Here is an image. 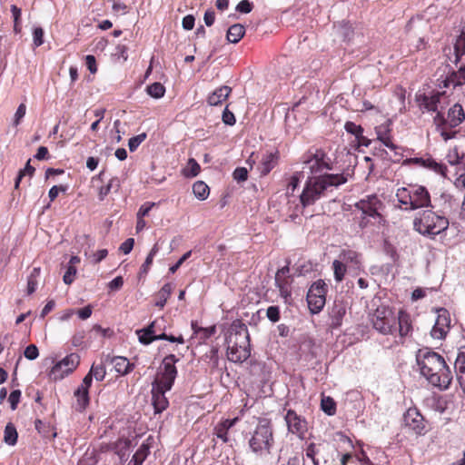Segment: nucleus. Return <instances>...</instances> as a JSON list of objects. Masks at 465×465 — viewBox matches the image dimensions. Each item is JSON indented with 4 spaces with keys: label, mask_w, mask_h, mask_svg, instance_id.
<instances>
[{
    "label": "nucleus",
    "mask_w": 465,
    "mask_h": 465,
    "mask_svg": "<svg viewBox=\"0 0 465 465\" xmlns=\"http://www.w3.org/2000/svg\"><path fill=\"white\" fill-rule=\"evenodd\" d=\"M305 168L309 169L312 174H319L311 177L305 184V187L300 196L301 203L303 207L313 204L323 195L325 191L331 187H338L347 182V176L343 173H322L324 171L331 170L333 162L322 148H317L314 153H312L304 161Z\"/></svg>",
    "instance_id": "1"
},
{
    "label": "nucleus",
    "mask_w": 465,
    "mask_h": 465,
    "mask_svg": "<svg viewBox=\"0 0 465 465\" xmlns=\"http://www.w3.org/2000/svg\"><path fill=\"white\" fill-rule=\"evenodd\" d=\"M370 321L372 327L380 333L393 335L398 331L401 343H403L405 338L412 333L411 315L404 310H400L396 317L392 308L381 305L371 314Z\"/></svg>",
    "instance_id": "2"
},
{
    "label": "nucleus",
    "mask_w": 465,
    "mask_h": 465,
    "mask_svg": "<svg viewBox=\"0 0 465 465\" xmlns=\"http://www.w3.org/2000/svg\"><path fill=\"white\" fill-rule=\"evenodd\" d=\"M417 362L422 376L433 386L447 390L452 381V373L444 358L431 351L420 350Z\"/></svg>",
    "instance_id": "3"
},
{
    "label": "nucleus",
    "mask_w": 465,
    "mask_h": 465,
    "mask_svg": "<svg viewBox=\"0 0 465 465\" xmlns=\"http://www.w3.org/2000/svg\"><path fill=\"white\" fill-rule=\"evenodd\" d=\"M227 358L230 361L242 363L251 356L250 335L248 328L242 320H235L232 322L228 336Z\"/></svg>",
    "instance_id": "4"
},
{
    "label": "nucleus",
    "mask_w": 465,
    "mask_h": 465,
    "mask_svg": "<svg viewBox=\"0 0 465 465\" xmlns=\"http://www.w3.org/2000/svg\"><path fill=\"white\" fill-rule=\"evenodd\" d=\"M248 446L257 458H266L272 454L274 446V432L271 421L261 419L255 428L247 435Z\"/></svg>",
    "instance_id": "5"
},
{
    "label": "nucleus",
    "mask_w": 465,
    "mask_h": 465,
    "mask_svg": "<svg viewBox=\"0 0 465 465\" xmlns=\"http://www.w3.org/2000/svg\"><path fill=\"white\" fill-rule=\"evenodd\" d=\"M355 208L361 212L359 226L361 229L372 224H383L385 219L381 214L384 204L376 194L367 195L355 203Z\"/></svg>",
    "instance_id": "6"
},
{
    "label": "nucleus",
    "mask_w": 465,
    "mask_h": 465,
    "mask_svg": "<svg viewBox=\"0 0 465 465\" xmlns=\"http://www.w3.org/2000/svg\"><path fill=\"white\" fill-rule=\"evenodd\" d=\"M400 207L405 211L416 210L430 206V195L422 185H409L401 187L396 192Z\"/></svg>",
    "instance_id": "7"
},
{
    "label": "nucleus",
    "mask_w": 465,
    "mask_h": 465,
    "mask_svg": "<svg viewBox=\"0 0 465 465\" xmlns=\"http://www.w3.org/2000/svg\"><path fill=\"white\" fill-rule=\"evenodd\" d=\"M449 220L431 210L423 211L413 221L414 229L422 235L434 237L449 227Z\"/></svg>",
    "instance_id": "8"
},
{
    "label": "nucleus",
    "mask_w": 465,
    "mask_h": 465,
    "mask_svg": "<svg viewBox=\"0 0 465 465\" xmlns=\"http://www.w3.org/2000/svg\"><path fill=\"white\" fill-rule=\"evenodd\" d=\"M178 361L179 359L174 354L165 356L158 368L152 385L163 388V390H171L177 377L178 371L175 363Z\"/></svg>",
    "instance_id": "9"
},
{
    "label": "nucleus",
    "mask_w": 465,
    "mask_h": 465,
    "mask_svg": "<svg viewBox=\"0 0 465 465\" xmlns=\"http://www.w3.org/2000/svg\"><path fill=\"white\" fill-rule=\"evenodd\" d=\"M464 119L465 113L462 106L460 104H455L449 109L446 118L438 112L435 117V122L442 124L443 126L440 134L444 140L447 141L456 134L455 132H448L447 128H454L458 126L464 121Z\"/></svg>",
    "instance_id": "10"
},
{
    "label": "nucleus",
    "mask_w": 465,
    "mask_h": 465,
    "mask_svg": "<svg viewBox=\"0 0 465 465\" xmlns=\"http://www.w3.org/2000/svg\"><path fill=\"white\" fill-rule=\"evenodd\" d=\"M327 285L322 280L314 282L307 293V302L312 313H319L326 302Z\"/></svg>",
    "instance_id": "11"
},
{
    "label": "nucleus",
    "mask_w": 465,
    "mask_h": 465,
    "mask_svg": "<svg viewBox=\"0 0 465 465\" xmlns=\"http://www.w3.org/2000/svg\"><path fill=\"white\" fill-rule=\"evenodd\" d=\"M79 363V355L71 353L54 364L49 372V378L55 381L63 380L65 376L71 374L77 368Z\"/></svg>",
    "instance_id": "12"
},
{
    "label": "nucleus",
    "mask_w": 465,
    "mask_h": 465,
    "mask_svg": "<svg viewBox=\"0 0 465 465\" xmlns=\"http://www.w3.org/2000/svg\"><path fill=\"white\" fill-rule=\"evenodd\" d=\"M403 421L405 426L417 435H424L428 431L426 420L415 407L409 408L406 411L403 415Z\"/></svg>",
    "instance_id": "13"
},
{
    "label": "nucleus",
    "mask_w": 465,
    "mask_h": 465,
    "mask_svg": "<svg viewBox=\"0 0 465 465\" xmlns=\"http://www.w3.org/2000/svg\"><path fill=\"white\" fill-rule=\"evenodd\" d=\"M284 419L288 427V430L291 433L296 434L300 438L304 437L308 430V423L303 417L298 415L297 412L293 410H288Z\"/></svg>",
    "instance_id": "14"
},
{
    "label": "nucleus",
    "mask_w": 465,
    "mask_h": 465,
    "mask_svg": "<svg viewBox=\"0 0 465 465\" xmlns=\"http://www.w3.org/2000/svg\"><path fill=\"white\" fill-rule=\"evenodd\" d=\"M450 326V318L449 312L446 309H440L438 311V317L435 324L431 329L430 334L432 338L441 340L444 339L448 330Z\"/></svg>",
    "instance_id": "15"
},
{
    "label": "nucleus",
    "mask_w": 465,
    "mask_h": 465,
    "mask_svg": "<svg viewBox=\"0 0 465 465\" xmlns=\"http://www.w3.org/2000/svg\"><path fill=\"white\" fill-rule=\"evenodd\" d=\"M293 278L290 275L289 266H283L279 269L275 274V283L279 288L280 294L283 298H288L292 294V283Z\"/></svg>",
    "instance_id": "16"
},
{
    "label": "nucleus",
    "mask_w": 465,
    "mask_h": 465,
    "mask_svg": "<svg viewBox=\"0 0 465 465\" xmlns=\"http://www.w3.org/2000/svg\"><path fill=\"white\" fill-rule=\"evenodd\" d=\"M166 329L165 320L163 317L156 318L146 328L137 330L136 334L138 335L139 341L142 343L143 339L152 338L164 332Z\"/></svg>",
    "instance_id": "17"
},
{
    "label": "nucleus",
    "mask_w": 465,
    "mask_h": 465,
    "mask_svg": "<svg viewBox=\"0 0 465 465\" xmlns=\"http://www.w3.org/2000/svg\"><path fill=\"white\" fill-rule=\"evenodd\" d=\"M170 390H163V388L152 385V404L154 409V413H161L169 407V401L165 393Z\"/></svg>",
    "instance_id": "18"
},
{
    "label": "nucleus",
    "mask_w": 465,
    "mask_h": 465,
    "mask_svg": "<svg viewBox=\"0 0 465 465\" xmlns=\"http://www.w3.org/2000/svg\"><path fill=\"white\" fill-rule=\"evenodd\" d=\"M346 314V304L342 301L335 300L331 306L329 316L331 319L330 327L331 329L339 328L342 323V319Z\"/></svg>",
    "instance_id": "19"
},
{
    "label": "nucleus",
    "mask_w": 465,
    "mask_h": 465,
    "mask_svg": "<svg viewBox=\"0 0 465 465\" xmlns=\"http://www.w3.org/2000/svg\"><path fill=\"white\" fill-rule=\"evenodd\" d=\"M239 421V418L225 419L218 422L213 428V434L223 443L229 442L228 432Z\"/></svg>",
    "instance_id": "20"
},
{
    "label": "nucleus",
    "mask_w": 465,
    "mask_h": 465,
    "mask_svg": "<svg viewBox=\"0 0 465 465\" xmlns=\"http://www.w3.org/2000/svg\"><path fill=\"white\" fill-rule=\"evenodd\" d=\"M278 162L279 152L277 150L264 154L258 166L261 176L267 175L278 164Z\"/></svg>",
    "instance_id": "21"
},
{
    "label": "nucleus",
    "mask_w": 465,
    "mask_h": 465,
    "mask_svg": "<svg viewBox=\"0 0 465 465\" xmlns=\"http://www.w3.org/2000/svg\"><path fill=\"white\" fill-rule=\"evenodd\" d=\"M340 260L346 265L354 270H361V254L353 250H342L339 255Z\"/></svg>",
    "instance_id": "22"
},
{
    "label": "nucleus",
    "mask_w": 465,
    "mask_h": 465,
    "mask_svg": "<svg viewBox=\"0 0 465 465\" xmlns=\"http://www.w3.org/2000/svg\"><path fill=\"white\" fill-rule=\"evenodd\" d=\"M411 163L419 164L425 168L433 170L438 173H443V171L446 170V167L437 163L432 157L426 155L424 157H413L408 160Z\"/></svg>",
    "instance_id": "23"
},
{
    "label": "nucleus",
    "mask_w": 465,
    "mask_h": 465,
    "mask_svg": "<svg viewBox=\"0 0 465 465\" xmlns=\"http://www.w3.org/2000/svg\"><path fill=\"white\" fill-rule=\"evenodd\" d=\"M391 122L388 119L383 124L375 127L377 140L383 145H394L391 134Z\"/></svg>",
    "instance_id": "24"
},
{
    "label": "nucleus",
    "mask_w": 465,
    "mask_h": 465,
    "mask_svg": "<svg viewBox=\"0 0 465 465\" xmlns=\"http://www.w3.org/2000/svg\"><path fill=\"white\" fill-rule=\"evenodd\" d=\"M465 84V68L460 67L458 71H453L447 75L443 81L444 87L456 88Z\"/></svg>",
    "instance_id": "25"
},
{
    "label": "nucleus",
    "mask_w": 465,
    "mask_h": 465,
    "mask_svg": "<svg viewBox=\"0 0 465 465\" xmlns=\"http://www.w3.org/2000/svg\"><path fill=\"white\" fill-rule=\"evenodd\" d=\"M193 336H195L200 343H204L210 337L215 334L216 326L213 325L207 328L200 327L197 322L193 321L191 323Z\"/></svg>",
    "instance_id": "26"
},
{
    "label": "nucleus",
    "mask_w": 465,
    "mask_h": 465,
    "mask_svg": "<svg viewBox=\"0 0 465 465\" xmlns=\"http://www.w3.org/2000/svg\"><path fill=\"white\" fill-rule=\"evenodd\" d=\"M231 92H232V89L229 86H227V85L221 86V87L217 88L216 90H214L208 96L207 102L210 105H213V106L219 105L228 98Z\"/></svg>",
    "instance_id": "27"
},
{
    "label": "nucleus",
    "mask_w": 465,
    "mask_h": 465,
    "mask_svg": "<svg viewBox=\"0 0 465 465\" xmlns=\"http://www.w3.org/2000/svg\"><path fill=\"white\" fill-rule=\"evenodd\" d=\"M390 152L386 151L383 147H374V151L372 153V157L365 156V160L367 162H378V161H391L395 162L396 160L392 158L391 153L394 152L398 147H388Z\"/></svg>",
    "instance_id": "28"
},
{
    "label": "nucleus",
    "mask_w": 465,
    "mask_h": 465,
    "mask_svg": "<svg viewBox=\"0 0 465 465\" xmlns=\"http://www.w3.org/2000/svg\"><path fill=\"white\" fill-rule=\"evenodd\" d=\"M344 129L347 133L355 136L357 140V145H369L370 140L366 139L362 135L363 129L361 125H358L353 122H346Z\"/></svg>",
    "instance_id": "29"
},
{
    "label": "nucleus",
    "mask_w": 465,
    "mask_h": 465,
    "mask_svg": "<svg viewBox=\"0 0 465 465\" xmlns=\"http://www.w3.org/2000/svg\"><path fill=\"white\" fill-rule=\"evenodd\" d=\"M111 361L114 365L115 371L121 375L128 374L134 368V364L130 363L128 359L125 357L115 356L112 359Z\"/></svg>",
    "instance_id": "30"
},
{
    "label": "nucleus",
    "mask_w": 465,
    "mask_h": 465,
    "mask_svg": "<svg viewBox=\"0 0 465 465\" xmlns=\"http://www.w3.org/2000/svg\"><path fill=\"white\" fill-rule=\"evenodd\" d=\"M457 380L465 392V352H459L454 363Z\"/></svg>",
    "instance_id": "31"
},
{
    "label": "nucleus",
    "mask_w": 465,
    "mask_h": 465,
    "mask_svg": "<svg viewBox=\"0 0 465 465\" xmlns=\"http://www.w3.org/2000/svg\"><path fill=\"white\" fill-rule=\"evenodd\" d=\"M173 289V287L172 283H165L155 294V306L163 309L165 306L167 300L171 296Z\"/></svg>",
    "instance_id": "32"
},
{
    "label": "nucleus",
    "mask_w": 465,
    "mask_h": 465,
    "mask_svg": "<svg viewBox=\"0 0 465 465\" xmlns=\"http://www.w3.org/2000/svg\"><path fill=\"white\" fill-rule=\"evenodd\" d=\"M121 187L120 180L117 177L111 178L107 184L103 185L99 188L98 198L100 201H104V198L112 192H118Z\"/></svg>",
    "instance_id": "33"
},
{
    "label": "nucleus",
    "mask_w": 465,
    "mask_h": 465,
    "mask_svg": "<svg viewBox=\"0 0 465 465\" xmlns=\"http://www.w3.org/2000/svg\"><path fill=\"white\" fill-rule=\"evenodd\" d=\"M245 35V27L241 24H234L229 27L226 38L232 44H237Z\"/></svg>",
    "instance_id": "34"
},
{
    "label": "nucleus",
    "mask_w": 465,
    "mask_h": 465,
    "mask_svg": "<svg viewBox=\"0 0 465 465\" xmlns=\"http://www.w3.org/2000/svg\"><path fill=\"white\" fill-rule=\"evenodd\" d=\"M150 439L141 444L132 458V461L136 462L137 465H142L150 454L151 444L148 442Z\"/></svg>",
    "instance_id": "35"
},
{
    "label": "nucleus",
    "mask_w": 465,
    "mask_h": 465,
    "mask_svg": "<svg viewBox=\"0 0 465 465\" xmlns=\"http://www.w3.org/2000/svg\"><path fill=\"white\" fill-rule=\"evenodd\" d=\"M74 394L79 410L84 411L90 403L89 390L79 386Z\"/></svg>",
    "instance_id": "36"
},
{
    "label": "nucleus",
    "mask_w": 465,
    "mask_h": 465,
    "mask_svg": "<svg viewBox=\"0 0 465 465\" xmlns=\"http://www.w3.org/2000/svg\"><path fill=\"white\" fill-rule=\"evenodd\" d=\"M444 97L443 94L438 92L430 96H424L422 105L428 111L438 112L439 104L440 103V99Z\"/></svg>",
    "instance_id": "37"
},
{
    "label": "nucleus",
    "mask_w": 465,
    "mask_h": 465,
    "mask_svg": "<svg viewBox=\"0 0 465 465\" xmlns=\"http://www.w3.org/2000/svg\"><path fill=\"white\" fill-rule=\"evenodd\" d=\"M131 446V440L127 438H120L112 444L111 450L120 458L125 456L126 451Z\"/></svg>",
    "instance_id": "38"
},
{
    "label": "nucleus",
    "mask_w": 465,
    "mask_h": 465,
    "mask_svg": "<svg viewBox=\"0 0 465 465\" xmlns=\"http://www.w3.org/2000/svg\"><path fill=\"white\" fill-rule=\"evenodd\" d=\"M158 340H165V341H168L171 342H177L180 344L184 343V339L182 335L176 337L173 335H168L165 332H161V334H158L157 336H154L152 338H148L146 340L143 339V341H142V343L144 345H148V344L152 343L153 341H158Z\"/></svg>",
    "instance_id": "39"
},
{
    "label": "nucleus",
    "mask_w": 465,
    "mask_h": 465,
    "mask_svg": "<svg viewBox=\"0 0 465 465\" xmlns=\"http://www.w3.org/2000/svg\"><path fill=\"white\" fill-rule=\"evenodd\" d=\"M193 193L196 198L203 201L208 198L210 188L204 182L197 181L193 184Z\"/></svg>",
    "instance_id": "40"
},
{
    "label": "nucleus",
    "mask_w": 465,
    "mask_h": 465,
    "mask_svg": "<svg viewBox=\"0 0 465 465\" xmlns=\"http://www.w3.org/2000/svg\"><path fill=\"white\" fill-rule=\"evenodd\" d=\"M17 431L15 425L11 422L7 423L4 431V440L6 444L14 446L17 442Z\"/></svg>",
    "instance_id": "41"
},
{
    "label": "nucleus",
    "mask_w": 465,
    "mask_h": 465,
    "mask_svg": "<svg viewBox=\"0 0 465 465\" xmlns=\"http://www.w3.org/2000/svg\"><path fill=\"white\" fill-rule=\"evenodd\" d=\"M201 171L200 164L193 158H190L183 169V174L187 178L195 177Z\"/></svg>",
    "instance_id": "42"
},
{
    "label": "nucleus",
    "mask_w": 465,
    "mask_h": 465,
    "mask_svg": "<svg viewBox=\"0 0 465 465\" xmlns=\"http://www.w3.org/2000/svg\"><path fill=\"white\" fill-rule=\"evenodd\" d=\"M455 63L457 64L465 54V34L461 33L454 44Z\"/></svg>",
    "instance_id": "43"
},
{
    "label": "nucleus",
    "mask_w": 465,
    "mask_h": 465,
    "mask_svg": "<svg viewBox=\"0 0 465 465\" xmlns=\"http://www.w3.org/2000/svg\"><path fill=\"white\" fill-rule=\"evenodd\" d=\"M332 269L335 281L338 282H342L347 272V266L341 260H334Z\"/></svg>",
    "instance_id": "44"
},
{
    "label": "nucleus",
    "mask_w": 465,
    "mask_h": 465,
    "mask_svg": "<svg viewBox=\"0 0 465 465\" xmlns=\"http://www.w3.org/2000/svg\"><path fill=\"white\" fill-rule=\"evenodd\" d=\"M147 94L156 99H159L164 95L165 88L161 83H153L147 86Z\"/></svg>",
    "instance_id": "45"
},
{
    "label": "nucleus",
    "mask_w": 465,
    "mask_h": 465,
    "mask_svg": "<svg viewBox=\"0 0 465 465\" xmlns=\"http://www.w3.org/2000/svg\"><path fill=\"white\" fill-rule=\"evenodd\" d=\"M321 408L327 415H334L336 412V403L331 397H322Z\"/></svg>",
    "instance_id": "46"
},
{
    "label": "nucleus",
    "mask_w": 465,
    "mask_h": 465,
    "mask_svg": "<svg viewBox=\"0 0 465 465\" xmlns=\"http://www.w3.org/2000/svg\"><path fill=\"white\" fill-rule=\"evenodd\" d=\"M11 13L13 15V18H14V32L15 34H20L21 33V15H22V12H21V9L19 7H17L16 5H11Z\"/></svg>",
    "instance_id": "47"
},
{
    "label": "nucleus",
    "mask_w": 465,
    "mask_h": 465,
    "mask_svg": "<svg viewBox=\"0 0 465 465\" xmlns=\"http://www.w3.org/2000/svg\"><path fill=\"white\" fill-rule=\"evenodd\" d=\"M89 372L98 381H102L104 379L105 374H106L105 367L103 363H100V364L94 363L92 365Z\"/></svg>",
    "instance_id": "48"
},
{
    "label": "nucleus",
    "mask_w": 465,
    "mask_h": 465,
    "mask_svg": "<svg viewBox=\"0 0 465 465\" xmlns=\"http://www.w3.org/2000/svg\"><path fill=\"white\" fill-rule=\"evenodd\" d=\"M318 453L319 449L315 443L312 442L306 447L305 455L308 459L311 460V463L309 465H319V460L316 459V455Z\"/></svg>",
    "instance_id": "49"
},
{
    "label": "nucleus",
    "mask_w": 465,
    "mask_h": 465,
    "mask_svg": "<svg viewBox=\"0 0 465 465\" xmlns=\"http://www.w3.org/2000/svg\"><path fill=\"white\" fill-rule=\"evenodd\" d=\"M40 270L37 268H35L33 272H31L30 276L27 280V294H32L35 292L37 287V276L39 275Z\"/></svg>",
    "instance_id": "50"
},
{
    "label": "nucleus",
    "mask_w": 465,
    "mask_h": 465,
    "mask_svg": "<svg viewBox=\"0 0 465 465\" xmlns=\"http://www.w3.org/2000/svg\"><path fill=\"white\" fill-rule=\"evenodd\" d=\"M34 172H35V168L33 166H31L30 160H28L25 167L23 170L19 171V173L16 177L15 183V189H17L19 187L20 182L25 174L33 175Z\"/></svg>",
    "instance_id": "51"
},
{
    "label": "nucleus",
    "mask_w": 465,
    "mask_h": 465,
    "mask_svg": "<svg viewBox=\"0 0 465 465\" xmlns=\"http://www.w3.org/2000/svg\"><path fill=\"white\" fill-rule=\"evenodd\" d=\"M232 177L238 183L245 182L248 178V171L245 167H237L232 173Z\"/></svg>",
    "instance_id": "52"
},
{
    "label": "nucleus",
    "mask_w": 465,
    "mask_h": 465,
    "mask_svg": "<svg viewBox=\"0 0 465 465\" xmlns=\"http://www.w3.org/2000/svg\"><path fill=\"white\" fill-rule=\"evenodd\" d=\"M33 43L35 47L44 44V30L42 27H35L33 31Z\"/></svg>",
    "instance_id": "53"
},
{
    "label": "nucleus",
    "mask_w": 465,
    "mask_h": 465,
    "mask_svg": "<svg viewBox=\"0 0 465 465\" xmlns=\"http://www.w3.org/2000/svg\"><path fill=\"white\" fill-rule=\"evenodd\" d=\"M76 272H77L76 267L68 265L66 272L63 277L64 282L67 285H70L74 281Z\"/></svg>",
    "instance_id": "54"
},
{
    "label": "nucleus",
    "mask_w": 465,
    "mask_h": 465,
    "mask_svg": "<svg viewBox=\"0 0 465 465\" xmlns=\"http://www.w3.org/2000/svg\"><path fill=\"white\" fill-rule=\"evenodd\" d=\"M20 398H21V391L20 390H15L10 393L8 401H9L10 407L13 411L17 409L18 403L20 402Z\"/></svg>",
    "instance_id": "55"
},
{
    "label": "nucleus",
    "mask_w": 465,
    "mask_h": 465,
    "mask_svg": "<svg viewBox=\"0 0 465 465\" xmlns=\"http://www.w3.org/2000/svg\"><path fill=\"white\" fill-rule=\"evenodd\" d=\"M266 316L271 322H277L280 320L279 307L274 305L268 307Z\"/></svg>",
    "instance_id": "56"
},
{
    "label": "nucleus",
    "mask_w": 465,
    "mask_h": 465,
    "mask_svg": "<svg viewBox=\"0 0 465 465\" xmlns=\"http://www.w3.org/2000/svg\"><path fill=\"white\" fill-rule=\"evenodd\" d=\"M24 354L26 359L33 361L38 357L39 351L35 344H30L25 348Z\"/></svg>",
    "instance_id": "57"
},
{
    "label": "nucleus",
    "mask_w": 465,
    "mask_h": 465,
    "mask_svg": "<svg viewBox=\"0 0 465 465\" xmlns=\"http://www.w3.org/2000/svg\"><path fill=\"white\" fill-rule=\"evenodd\" d=\"M253 7L252 3H251L249 0H242L237 5H236V11L242 13V14H249L252 12Z\"/></svg>",
    "instance_id": "58"
},
{
    "label": "nucleus",
    "mask_w": 465,
    "mask_h": 465,
    "mask_svg": "<svg viewBox=\"0 0 465 465\" xmlns=\"http://www.w3.org/2000/svg\"><path fill=\"white\" fill-rule=\"evenodd\" d=\"M134 245V239L128 238L126 239L119 247V250L124 254H128L131 252Z\"/></svg>",
    "instance_id": "59"
},
{
    "label": "nucleus",
    "mask_w": 465,
    "mask_h": 465,
    "mask_svg": "<svg viewBox=\"0 0 465 465\" xmlns=\"http://www.w3.org/2000/svg\"><path fill=\"white\" fill-rule=\"evenodd\" d=\"M192 255V251L186 252L177 262L175 264L170 267L169 271L171 273H174L181 266L182 264L190 258Z\"/></svg>",
    "instance_id": "60"
},
{
    "label": "nucleus",
    "mask_w": 465,
    "mask_h": 465,
    "mask_svg": "<svg viewBox=\"0 0 465 465\" xmlns=\"http://www.w3.org/2000/svg\"><path fill=\"white\" fill-rule=\"evenodd\" d=\"M223 122L228 125H233L236 122L233 113L226 107L223 113Z\"/></svg>",
    "instance_id": "61"
},
{
    "label": "nucleus",
    "mask_w": 465,
    "mask_h": 465,
    "mask_svg": "<svg viewBox=\"0 0 465 465\" xmlns=\"http://www.w3.org/2000/svg\"><path fill=\"white\" fill-rule=\"evenodd\" d=\"M66 191V187L65 186H63V185H54L50 190H49V193H48V196L50 198V201L51 202H54L56 197L58 196L59 193L60 192H65Z\"/></svg>",
    "instance_id": "62"
},
{
    "label": "nucleus",
    "mask_w": 465,
    "mask_h": 465,
    "mask_svg": "<svg viewBox=\"0 0 465 465\" xmlns=\"http://www.w3.org/2000/svg\"><path fill=\"white\" fill-rule=\"evenodd\" d=\"M155 205L154 203H143L140 208H139V211L137 213V216L138 217H141V218H143L144 216L148 215L149 214V212L151 211V209Z\"/></svg>",
    "instance_id": "63"
},
{
    "label": "nucleus",
    "mask_w": 465,
    "mask_h": 465,
    "mask_svg": "<svg viewBox=\"0 0 465 465\" xmlns=\"http://www.w3.org/2000/svg\"><path fill=\"white\" fill-rule=\"evenodd\" d=\"M124 285V279L122 276H117L108 283V287L112 291H118Z\"/></svg>",
    "instance_id": "64"
}]
</instances>
